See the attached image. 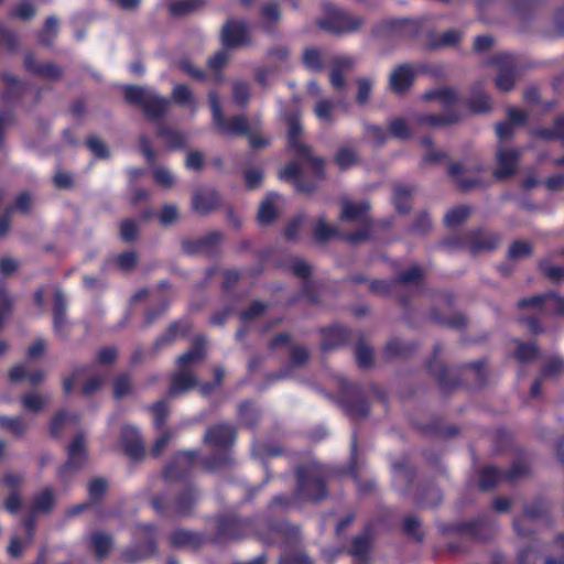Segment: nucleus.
<instances>
[{"label": "nucleus", "instance_id": "f257e3e1", "mask_svg": "<svg viewBox=\"0 0 564 564\" xmlns=\"http://www.w3.org/2000/svg\"><path fill=\"white\" fill-rule=\"evenodd\" d=\"M204 357V350L200 345H196L189 351L181 355L177 359L178 372L173 377L169 391L170 395H177L188 391L196 384L195 378L185 371V369L200 361Z\"/></svg>", "mask_w": 564, "mask_h": 564}, {"label": "nucleus", "instance_id": "f03ea898", "mask_svg": "<svg viewBox=\"0 0 564 564\" xmlns=\"http://www.w3.org/2000/svg\"><path fill=\"white\" fill-rule=\"evenodd\" d=\"M126 99L141 105L152 118L161 116L167 108L169 101L160 98L154 91L138 86H129L124 90Z\"/></svg>", "mask_w": 564, "mask_h": 564}, {"label": "nucleus", "instance_id": "7ed1b4c3", "mask_svg": "<svg viewBox=\"0 0 564 564\" xmlns=\"http://www.w3.org/2000/svg\"><path fill=\"white\" fill-rule=\"evenodd\" d=\"M209 102L213 112V126L221 134H245L250 127L245 117H236L229 121L225 120L221 113L219 100L215 93L209 94Z\"/></svg>", "mask_w": 564, "mask_h": 564}, {"label": "nucleus", "instance_id": "20e7f679", "mask_svg": "<svg viewBox=\"0 0 564 564\" xmlns=\"http://www.w3.org/2000/svg\"><path fill=\"white\" fill-rule=\"evenodd\" d=\"M68 459L61 469V477L64 478L79 469L86 460V442L82 434L76 435L67 449Z\"/></svg>", "mask_w": 564, "mask_h": 564}, {"label": "nucleus", "instance_id": "39448f33", "mask_svg": "<svg viewBox=\"0 0 564 564\" xmlns=\"http://www.w3.org/2000/svg\"><path fill=\"white\" fill-rule=\"evenodd\" d=\"M299 495L312 500H319L324 496V484L312 469L297 471Z\"/></svg>", "mask_w": 564, "mask_h": 564}, {"label": "nucleus", "instance_id": "423d86ee", "mask_svg": "<svg viewBox=\"0 0 564 564\" xmlns=\"http://www.w3.org/2000/svg\"><path fill=\"white\" fill-rule=\"evenodd\" d=\"M223 43L226 47H238L249 41V30L243 21H228L221 34Z\"/></svg>", "mask_w": 564, "mask_h": 564}, {"label": "nucleus", "instance_id": "0eeeda50", "mask_svg": "<svg viewBox=\"0 0 564 564\" xmlns=\"http://www.w3.org/2000/svg\"><path fill=\"white\" fill-rule=\"evenodd\" d=\"M204 441L215 449H225L234 444L235 431L227 424L217 425L207 431Z\"/></svg>", "mask_w": 564, "mask_h": 564}, {"label": "nucleus", "instance_id": "6e6552de", "mask_svg": "<svg viewBox=\"0 0 564 564\" xmlns=\"http://www.w3.org/2000/svg\"><path fill=\"white\" fill-rule=\"evenodd\" d=\"M286 122L289 127L288 131V138H289V147L296 152L297 154L302 155L303 158L310 159L313 161L315 165H318L322 163V160L319 159H312L310 155V150L307 147L301 142L299 139L302 128L299 121L297 116L292 115L286 117Z\"/></svg>", "mask_w": 564, "mask_h": 564}, {"label": "nucleus", "instance_id": "1a4fd4ad", "mask_svg": "<svg viewBox=\"0 0 564 564\" xmlns=\"http://www.w3.org/2000/svg\"><path fill=\"white\" fill-rule=\"evenodd\" d=\"M521 306H533L540 307L549 313H555L564 315V299L556 294H545L532 296L530 299H523L520 301Z\"/></svg>", "mask_w": 564, "mask_h": 564}, {"label": "nucleus", "instance_id": "9d476101", "mask_svg": "<svg viewBox=\"0 0 564 564\" xmlns=\"http://www.w3.org/2000/svg\"><path fill=\"white\" fill-rule=\"evenodd\" d=\"M414 72L409 65L398 66L392 70L389 78L390 89L397 94L404 93L413 83Z\"/></svg>", "mask_w": 564, "mask_h": 564}, {"label": "nucleus", "instance_id": "9b49d317", "mask_svg": "<svg viewBox=\"0 0 564 564\" xmlns=\"http://www.w3.org/2000/svg\"><path fill=\"white\" fill-rule=\"evenodd\" d=\"M22 530L23 536L14 535L10 541L8 553L11 557L21 556L24 549L33 541V521L31 519L23 523Z\"/></svg>", "mask_w": 564, "mask_h": 564}, {"label": "nucleus", "instance_id": "f8f14e48", "mask_svg": "<svg viewBox=\"0 0 564 564\" xmlns=\"http://www.w3.org/2000/svg\"><path fill=\"white\" fill-rule=\"evenodd\" d=\"M219 196L213 189H204L194 194L192 205L195 212L207 214L219 204Z\"/></svg>", "mask_w": 564, "mask_h": 564}, {"label": "nucleus", "instance_id": "ddd939ff", "mask_svg": "<svg viewBox=\"0 0 564 564\" xmlns=\"http://www.w3.org/2000/svg\"><path fill=\"white\" fill-rule=\"evenodd\" d=\"M497 160L496 177H507L516 172L518 153L513 150L500 149L497 153Z\"/></svg>", "mask_w": 564, "mask_h": 564}, {"label": "nucleus", "instance_id": "4468645a", "mask_svg": "<svg viewBox=\"0 0 564 564\" xmlns=\"http://www.w3.org/2000/svg\"><path fill=\"white\" fill-rule=\"evenodd\" d=\"M525 113L517 108H509L507 121L497 124L496 132L499 139H507L513 133V127L520 126L525 121Z\"/></svg>", "mask_w": 564, "mask_h": 564}, {"label": "nucleus", "instance_id": "2eb2a0df", "mask_svg": "<svg viewBox=\"0 0 564 564\" xmlns=\"http://www.w3.org/2000/svg\"><path fill=\"white\" fill-rule=\"evenodd\" d=\"M122 444L124 451L132 457H138L143 453L139 431L132 425H124L122 427Z\"/></svg>", "mask_w": 564, "mask_h": 564}, {"label": "nucleus", "instance_id": "dca6fc26", "mask_svg": "<svg viewBox=\"0 0 564 564\" xmlns=\"http://www.w3.org/2000/svg\"><path fill=\"white\" fill-rule=\"evenodd\" d=\"M368 209L369 205L365 202L352 203L344 200L341 204L340 219L352 221L365 220Z\"/></svg>", "mask_w": 564, "mask_h": 564}, {"label": "nucleus", "instance_id": "f3484780", "mask_svg": "<svg viewBox=\"0 0 564 564\" xmlns=\"http://www.w3.org/2000/svg\"><path fill=\"white\" fill-rule=\"evenodd\" d=\"M425 100H435L442 108H451L457 101V94L452 88H440L424 94Z\"/></svg>", "mask_w": 564, "mask_h": 564}, {"label": "nucleus", "instance_id": "a211bd4d", "mask_svg": "<svg viewBox=\"0 0 564 564\" xmlns=\"http://www.w3.org/2000/svg\"><path fill=\"white\" fill-rule=\"evenodd\" d=\"M280 199V195L271 193L261 203L258 213V218L261 224H270L274 219L276 214V204Z\"/></svg>", "mask_w": 564, "mask_h": 564}, {"label": "nucleus", "instance_id": "6ab92c4d", "mask_svg": "<svg viewBox=\"0 0 564 564\" xmlns=\"http://www.w3.org/2000/svg\"><path fill=\"white\" fill-rule=\"evenodd\" d=\"M10 380L13 382L20 381H29L31 384H37L43 380V372L34 371L32 373L29 372L26 365L21 364L14 366L9 373Z\"/></svg>", "mask_w": 564, "mask_h": 564}, {"label": "nucleus", "instance_id": "aec40b11", "mask_svg": "<svg viewBox=\"0 0 564 564\" xmlns=\"http://www.w3.org/2000/svg\"><path fill=\"white\" fill-rule=\"evenodd\" d=\"M336 104L327 98H321L314 106V115L323 123H332L335 120Z\"/></svg>", "mask_w": 564, "mask_h": 564}, {"label": "nucleus", "instance_id": "412c9836", "mask_svg": "<svg viewBox=\"0 0 564 564\" xmlns=\"http://www.w3.org/2000/svg\"><path fill=\"white\" fill-rule=\"evenodd\" d=\"M189 329L191 324L186 321L174 323L167 328L166 333L156 340L155 345L162 346L164 344H170L180 336L186 335L189 332Z\"/></svg>", "mask_w": 564, "mask_h": 564}, {"label": "nucleus", "instance_id": "4be33fe9", "mask_svg": "<svg viewBox=\"0 0 564 564\" xmlns=\"http://www.w3.org/2000/svg\"><path fill=\"white\" fill-rule=\"evenodd\" d=\"M77 422V415L62 411L55 415L51 423V434L57 436L65 426L75 425Z\"/></svg>", "mask_w": 564, "mask_h": 564}, {"label": "nucleus", "instance_id": "5701e85b", "mask_svg": "<svg viewBox=\"0 0 564 564\" xmlns=\"http://www.w3.org/2000/svg\"><path fill=\"white\" fill-rule=\"evenodd\" d=\"M48 399L44 395L31 392L22 397L21 402L23 408L32 413H39L44 409Z\"/></svg>", "mask_w": 564, "mask_h": 564}, {"label": "nucleus", "instance_id": "b1692460", "mask_svg": "<svg viewBox=\"0 0 564 564\" xmlns=\"http://www.w3.org/2000/svg\"><path fill=\"white\" fill-rule=\"evenodd\" d=\"M203 0H172L169 10L174 15H183L194 11L203 4Z\"/></svg>", "mask_w": 564, "mask_h": 564}, {"label": "nucleus", "instance_id": "393cba45", "mask_svg": "<svg viewBox=\"0 0 564 564\" xmlns=\"http://www.w3.org/2000/svg\"><path fill=\"white\" fill-rule=\"evenodd\" d=\"M91 545L98 558H104L111 550V539L104 533H95L91 536Z\"/></svg>", "mask_w": 564, "mask_h": 564}, {"label": "nucleus", "instance_id": "a878e982", "mask_svg": "<svg viewBox=\"0 0 564 564\" xmlns=\"http://www.w3.org/2000/svg\"><path fill=\"white\" fill-rule=\"evenodd\" d=\"M25 66L30 70L50 78L57 77L59 74L55 66L51 64H39L33 56H26Z\"/></svg>", "mask_w": 564, "mask_h": 564}, {"label": "nucleus", "instance_id": "bb28decb", "mask_svg": "<svg viewBox=\"0 0 564 564\" xmlns=\"http://www.w3.org/2000/svg\"><path fill=\"white\" fill-rule=\"evenodd\" d=\"M375 79L371 77H361L357 80V95L356 100L360 105H366L369 101Z\"/></svg>", "mask_w": 564, "mask_h": 564}, {"label": "nucleus", "instance_id": "cd10ccee", "mask_svg": "<svg viewBox=\"0 0 564 564\" xmlns=\"http://www.w3.org/2000/svg\"><path fill=\"white\" fill-rule=\"evenodd\" d=\"M0 427L8 430L15 435H21L26 431L28 425L24 422V420L20 416H17V417L0 416Z\"/></svg>", "mask_w": 564, "mask_h": 564}, {"label": "nucleus", "instance_id": "c85d7f7f", "mask_svg": "<svg viewBox=\"0 0 564 564\" xmlns=\"http://www.w3.org/2000/svg\"><path fill=\"white\" fill-rule=\"evenodd\" d=\"M66 310V301L61 291L55 292V307H54V327L57 332L62 329L64 324V315Z\"/></svg>", "mask_w": 564, "mask_h": 564}, {"label": "nucleus", "instance_id": "c756f323", "mask_svg": "<svg viewBox=\"0 0 564 564\" xmlns=\"http://www.w3.org/2000/svg\"><path fill=\"white\" fill-rule=\"evenodd\" d=\"M313 228L314 236L318 240H327L337 234L336 227L327 224L324 217H319Z\"/></svg>", "mask_w": 564, "mask_h": 564}, {"label": "nucleus", "instance_id": "7c9ffc66", "mask_svg": "<svg viewBox=\"0 0 564 564\" xmlns=\"http://www.w3.org/2000/svg\"><path fill=\"white\" fill-rule=\"evenodd\" d=\"M153 178L156 184L164 188H171L176 182L174 174L165 166H156L153 170Z\"/></svg>", "mask_w": 564, "mask_h": 564}, {"label": "nucleus", "instance_id": "2f4dec72", "mask_svg": "<svg viewBox=\"0 0 564 564\" xmlns=\"http://www.w3.org/2000/svg\"><path fill=\"white\" fill-rule=\"evenodd\" d=\"M173 98L181 105H187L191 108H196V101L187 86L177 85L173 88Z\"/></svg>", "mask_w": 564, "mask_h": 564}, {"label": "nucleus", "instance_id": "473e14b6", "mask_svg": "<svg viewBox=\"0 0 564 564\" xmlns=\"http://www.w3.org/2000/svg\"><path fill=\"white\" fill-rule=\"evenodd\" d=\"M54 505V498L51 490H44L39 497H36L33 505V514L40 512H47Z\"/></svg>", "mask_w": 564, "mask_h": 564}, {"label": "nucleus", "instance_id": "72a5a7b5", "mask_svg": "<svg viewBox=\"0 0 564 564\" xmlns=\"http://www.w3.org/2000/svg\"><path fill=\"white\" fill-rule=\"evenodd\" d=\"M469 209L465 206H458L447 212L445 223L447 226L454 227L462 224L468 216Z\"/></svg>", "mask_w": 564, "mask_h": 564}, {"label": "nucleus", "instance_id": "f704fd0d", "mask_svg": "<svg viewBox=\"0 0 564 564\" xmlns=\"http://www.w3.org/2000/svg\"><path fill=\"white\" fill-rule=\"evenodd\" d=\"M337 20L339 24L338 30L343 32L355 31L362 24L361 19L344 12L338 13Z\"/></svg>", "mask_w": 564, "mask_h": 564}, {"label": "nucleus", "instance_id": "c9c22d12", "mask_svg": "<svg viewBox=\"0 0 564 564\" xmlns=\"http://www.w3.org/2000/svg\"><path fill=\"white\" fill-rule=\"evenodd\" d=\"M357 161V154L354 150L348 148L340 149L336 155V163L340 169H348L355 165Z\"/></svg>", "mask_w": 564, "mask_h": 564}, {"label": "nucleus", "instance_id": "e433bc0d", "mask_svg": "<svg viewBox=\"0 0 564 564\" xmlns=\"http://www.w3.org/2000/svg\"><path fill=\"white\" fill-rule=\"evenodd\" d=\"M305 66L313 70L322 68V53L316 48H308L303 54Z\"/></svg>", "mask_w": 564, "mask_h": 564}, {"label": "nucleus", "instance_id": "4c0bfd02", "mask_svg": "<svg viewBox=\"0 0 564 564\" xmlns=\"http://www.w3.org/2000/svg\"><path fill=\"white\" fill-rule=\"evenodd\" d=\"M159 134L163 137L170 148H178L185 144V137L172 129H161Z\"/></svg>", "mask_w": 564, "mask_h": 564}, {"label": "nucleus", "instance_id": "58836bf2", "mask_svg": "<svg viewBox=\"0 0 564 564\" xmlns=\"http://www.w3.org/2000/svg\"><path fill=\"white\" fill-rule=\"evenodd\" d=\"M500 479V473L494 468V467H488V468H485L482 474H481V477H480V488L482 490H488L490 489L495 484H497V481Z\"/></svg>", "mask_w": 564, "mask_h": 564}, {"label": "nucleus", "instance_id": "ea45409f", "mask_svg": "<svg viewBox=\"0 0 564 564\" xmlns=\"http://www.w3.org/2000/svg\"><path fill=\"white\" fill-rule=\"evenodd\" d=\"M496 85L500 90L508 91L514 85V74L511 69H500Z\"/></svg>", "mask_w": 564, "mask_h": 564}, {"label": "nucleus", "instance_id": "a19ab883", "mask_svg": "<svg viewBox=\"0 0 564 564\" xmlns=\"http://www.w3.org/2000/svg\"><path fill=\"white\" fill-rule=\"evenodd\" d=\"M155 546L152 540H149L143 547V550L139 554H133L132 551H127L123 554V558L126 562L133 563L143 558L149 557L151 554L154 553Z\"/></svg>", "mask_w": 564, "mask_h": 564}, {"label": "nucleus", "instance_id": "79ce46f5", "mask_svg": "<svg viewBox=\"0 0 564 564\" xmlns=\"http://www.w3.org/2000/svg\"><path fill=\"white\" fill-rule=\"evenodd\" d=\"M469 109L476 113H482L490 110V100L486 95H477L470 99L468 104Z\"/></svg>", "mask_w": 564, "mask_h": 564}, {"label": "nucleus", "instance_id": "37998d69", "mask_svg": "<svg viewBox=\"0 0 564 564\" xmlns=\"http://www.w3.org/2000/svg\"><path fill=\"white\" fill-rule=\"evenodd\" d=\"M531 246L525 241H516L509 248L508 256L511 259L518 260L529 256Z\"/></svg>", "mask_w": 564, "mask_h": 564}, {"label": "nucleus", "instance_id": "c03bdc74", "mask_svg": "<svg viewBox=\"0 0 564 564\" xmlns=\"http://www.w3.org/2000/svg\"><path fill=\"white\" fill-rule=\"evenodd\" d=\"M159 218H160V223L163 226H170V225L175 224L178 219V210H177L176 206L165 205L162 208V210L159 215Z\"/></svg>", "mask_w": 564, "mask_h": 564}, {"label": "nucleus", "instance_id": "a18cd8bd", "mask_svg": "<svg viewBox=\"0 0 564 564\" xmlns=\"http://www.w3.org/2000/svg\"><path fill=\"white\" fill-rule=\"evenodd\" d=\"M409 198H410V192L404 187H398L394 192V203L395 207L399 212L405 213L409 210Z\"/></svg>", "mask_w": 564, "mask_h": 564}, {"label": "nucleus", "instance_id": "49530a36", "mask_svg": "<svg viewBox=\"0 0 564 564\" xmlns=\"http://www.w3.org/2000/svg\"><path fill=\"white\" fill-rule=\"evenodd\" d=\"M197 500V495H195L193 491H187L183 494L177 502H176V509L180 513H186L189 511V509L194 506V503Z\"/></svg>", "mask_w": 564, "mask_h": 564}, {"label": "nucleus", "instance_id": "de8ad7c7", "mask_svg": "<svg viewBox=\"0 0 564 564\" xmlns=\"http://www.w3.org/2000/svg\"><path fill=\"white\" fill-rule=\"evenodd\" d=\"M538 356V349L534 345H523L519 344L518 349L516 351V357L520 361H530L533 360Z\"/></svg>", "mask_w": 564, "mask_h": 564}, {"label": "nucleus", "instance_id": "09e8293b", "mask_svg": "<svg viewBox=\"0 0 564 564\" xmlns=\"http://www.w3.org/2000/svg\"><path fill=\"white\" fill-rule=\"evenodd\" d=\"M229 61V55L226 51H219L208 61V69L210 72H218Z\"/></svg>", "mask_w": 564, "mask_h": 564}, {"label": "nucleus", "instance_id": "8fccbe9b", "mask_svg": "<svg viewBox=\"0 0 564 564\" xmlns=\"http://www.w3.org/2000/svg\"><path fill=\"white\" fill-rule=\"evenodd\" d=\"M390 133L399 139H406L410 135L409 128L402 119H395L390 122Z\"/></svg>", "mask_w": 564, "mask_h": 564}, {"label": "nucleus", "instance_id": "3c124183", "mask_svg": "<svg viewBox=\"0 0 564 564\" xmlns=\"http://www.w3.org/2000/svg\"><path fill=\"white\" fill-rule=\"evenodd\" d=\"M0 328L2 327L6 318L9 316L12 310V299L3 291L0 290Z\"/></svg>", "mask_w": 564, "mask_h": 564}, {"label": "nucleus", "instance_id": "603ef678", "mask_svg": "<svg viewBox=\"0 0 564 564\" xmlns=\"http://www.w3.org/2000/svg\"><path fill=\"white\" fill-rule=\"evenodd\" d=\"M367 139L376 145L382 144L387 139V133L379 127L370 126L366 129Z\"/></svg>", "mask_w": 564, "mask_h": 564}, {"label": "nucleus", "instance_id": "864d4df0", "mask_svg": "<svg viewBox=\"0 0 564 564\" xmlns=\"http://www.w3.org/2000/svg\"><path fill=\"white\" fill-rule=\"evenodd\" d=\"M245 180L249 188H257L262 183L263 173L259 169L247 170L245 173Z\"/></svg>", "mask_w": 564, "mask_h": 564}, {"label": "nucleus", "instance_id": "5fc2aeb1", "mask_svg": "<svg viewBox=\"0 0 564 564\" xmlns=\"http://www.w3.org/2000/svg\"><path fill=\"white\" fill-rule=\"evenodd\" d=\"M154 424L156 426H160L163 424L165 416L167 415V405L165 401H159L151 408Z\"/></svg>", "mask_w": 564, "mask_h": 564}, {"label": "nucleus", "instance_id": "6e6d98bb", "mask_svg": "<svg viewBox=\"0 0 564 564\" xmlns=\"http://www.w3.org/2000/svg\"><path fill=\"white\" fill-rule=\"evenodd\" d=\"M130 392H131V384H130L129 379L127 377H119L115 381V390H113L115 397L117 399H121V398L128 395Z\"/></svg>", "mask_w": 564, "mask_h": 564}, {"label": "nucleus", "instance_id": "4d7b16f0", "mask_svg": "<svg viewBox=\"0 0 564 564\" xmlns=\"http://www.w3.org/2000/svg\"><path fill=\"white\" fill-rule=\"evenodd\" d=\"M121 238L126 241H132L138 235V227L132 220H124L120 229Z\"/></svg>", "mask_w": 564, "mask_h": 564}, {"label": "nucleus", "instance_id": "13d9d810", "mask_svg": "<svg viewBox=\"0 0 564 564\" xmlns=\"http://www.w3.org/2000/svg\"><path fill=\"white\" fill-rule=\"evenodd\" d=\"M24 481L23 473H8L4 475L2 479V484L8 487V489L14 491L15 488L21 486Z\"/></svg>", "mask_w": 564, "mask_h": 564}, {"label": "nucleus", "instance_id": "bf43d9fd", "mask_svg": "<svg viewBox=\"0 0 564 564\" xmlns=\"http://www.w3.org/2000/svg\"><path fill=\"white\" fill-rule=\"evenodd\" d=\"M35 12L33 4L29 0L21 1L14 9V15L26 20L31 18Z\"/></svg>", "mask_w": 564, "mask_h": 564}, {"label": "nucleus", "instance_id": "052dcab7", "mask_svg": "<svg viewBox=\"0 0 564 564\" xmlns=\"http://www.w3.org/2000/svg\"><path fill=\"white\" fill-rule=\"evenodd\" d=\"M57 30V20L55 18H48L45 26L41 33V41L43 43H50L51 39Z\"/></svg>", "mask_w": 564, "mask_h": 564}, {"label": "nucleus", "instance_id": "680f3d73", "mask_svg": "<svg viewBox=\"0 0 564 564\" xmlns=\"http://www.w3.org/2000/svg\"><path fill=\"white\" fill-rule=\"evenodd\" d=\"M203 164H204V161H203L202 153L194 151V152H189L186 155L185 165L187 169L193 170V171H198L203 167Z\"/></svg>", "mask_w": 564, "mask_h": 564}, {"label": "nucleus", "instance_id": "e2e57ef3", "mask_svg": "<svg viewBox=\"0 0 564 564\" xmlns=\"http://www.w3.org/2000/svg\"><path fill=\"white\" fill-rule=\"evenodd\" d=\"M234 98L238 104H246L249 99V87L245 83H236L234 86Z\"/></svg>", "mask_w": 564, "mask_h": 564}, {"label": "nucleus", "instance_id": "0e129e2a", "mask_svg": "<svg viewBox=\"0 0 564 564\" xmlns=\"http://www.w3.org/2000/svg\"><path fill=\"white\" fill-rule=\"evenodd\" d=\"M22 505V499L17 491H12L4 501V508L10 513H17Z\"/></svg>", "mask_w": 564, "mask_h": 564}, {"label": "nucleus", "instance_id": "69168bd1", "mask_svg": "<svg viewBox=\"0 0 564 564\" xmlns=\"http://www.w3.org/2000/svg\"><path fill=\"white\" fill-rule=\"evenodd\" d=\"M87 145L97 158L101 159L108 155L106 145L97 138H89Z\"/></svg>", "mask_w": 564, "mask_h": 564}, {"label": "nucleus", "instance_id": "338daca9", "mask_svg": "<svg viewBox=\"0 0 564 564\" xmlns=\"http://www.w3.org/2000/svg\"><path fill=\"white\" fill-rule=\"evenodd\" d=\"M462 34L457 30H449L443 33L440 40L442 46H453L460 40Z\"/></svg>", "mask_w": 564, "mask_h": 564}, {"label": "nucleus", "instance_id": "774afa93", "mask_svg": "<svg viewBox=\"0 0 564 564\" xmlns=\"http://www.w3.org/2000/svg\"><path fill=\"white\" fill-rule=\"evenodd\" d=\"M281 564H311L305 554L299 553L295 555H284L281 558Z\"/></svg>", "mask_w": 564, "mask_h": 564}]
</instances>
